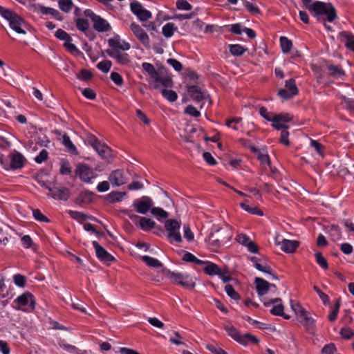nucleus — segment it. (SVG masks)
Instances as JSON below:
<instances>
[{
  "label": "nucleus",
  "instance_id": "0eeeda50",
  "mask_svg": "<svg viewBox=\"0 0 354 354\" xmlns=\"http://www.w3.org/2000/svg\"><path fill=\"white\" fill-rule=\"evenodd\" d=\"M153 205L152 199L149 196H142L140 199L133 201L132 206L138 213L145 214L149 209H151Z\"/></svg>",
  "mask_w": 354,
  "mask_h": 354
},
{
  "label": "nucleus",
  "instance_id": "4be33fe9",
  "mask_svg": "<svg viewBox=\"0 0 354 354\" xmlns=\"http://www.w3.org/2000/svg\"><path fill=\"white\" fill-rule=\"evenodd\" d=\"M33 6L37 7L39 10L43 15H50L58 21H62L64 19L63 15L56 9L45 7L41 5H34Z\"/></svg>",
  "mask_w": 354,
  "mask_h": 354
},
{
  "label": "nucleus",
  "instance_id": "5701e85b",
  "mask_svg": "<svg viewBox=\"0 0 354 354\" xmlns=\"http://www.w3.org/2000/svg\"><path fill=\"white\" fill-rule=\"evenodd\" d=\"M326 68L329 72V75L335 78H339L345 75L344 71L339 65H333L326 64Z\"/></svg>",
  "mask_w": 354,
  "mask_h": 354
},
{
  "label": "nucleus",
  "instance_id": "a18cd8bd",
  "mask_svg": "<svg viewBox=\"0 0 354 354\" xmlns=\"http://www.w3.org/2000/svg\"><path fill=\"white\" fill-rule=\"evenodd\" d=\"M340 307V301L339 299L337 300L336 303L333 306L331 311L330 312V314L328 315V320L330 322H334L337 317V314L339 310Z\"/></svg>",
  "mask_w": 354,
  "mask_h": 354
},
{
  "label": "nucleus",
  "instance_id": "a19ab883",
  "mask_svg": "<svg viewBox=\"0 0 354 354\" xmlns=\"http://www.w3.org/2000/svg\"><path fill=\"white\" fill-rule=\"evenodd\" d=\"M72 171V168L67 160L63 159L61 161L59 173L62 175H69Z\"/></svg>",
  "mask_w": 354,
  "mask_h": 354
},
{
  "label": "nucleus",
  "instance_id": "412c9836",
  "mask_svg": "<svg viewBox=\"0 0 354 354\" xmlns=\"http://www.w3.org/2000/svg\"><path fill=\"white\" fill-rule=\"evenodd\" d=\"M281 245V249L286 253H292L299 246V242L288 239H283L281 242L277 243Z\"/></svg>",
  "mask_w": 354,
  "mask_h": 354
},
{
  "label": "nucleus",
  "instance_id": "49530a36",
  "mask_svg": "<svg viewBox=\"0 0 354 354\" xmlns=\"http://www.w3.org/2000/svg\"><path fill=\"white\" fill-rule=\"evenodd\" d=\"M0 15L6 20L10 21L15 15H17V13L0 6Z\"/></svg>",
  "mask_w": 354,
  "mask_h": 354
},
{
  "label": "nucleus",
  "instance_id": "20e7f679",
  "mask_svg": "<svg viewBox=\"0 0 354 354\" xmlns=\"http://www.w3.org/2000/svg\"><path fill=\"white\" fill-rule=\"evenodd\" d=\"M169 277L174 283H178L187 289L192 290L195 287V282L189 274L169 271Z\"/></svg>",
  "mask_w": 354,
  "mask_h": 354
},
{
  "label": "nucleus",
  "instance_id": "7ed1b4c3",
  "mask_svg": "<svg viewBox=\"0 0 354 354\" xmlns=\"http://www.w3.org/2000/svg\"><path fill=\"white\" fill-rule=\"evenodd\" d=\"M180 223L176 219H168L165 223V228L168 232L167 237L170 242L180 243L182 237L179 232Z\"/></svg>",
  "mask_w": 354,
  "mask_h": 354
},
{
  "label": "nucleus",
  "instance_id": "b1692460",
  "mask_svg": "<svg viewBox=\"0 0 354 354\" xmlns=\"http://www.w3.org/2000/svg\"><path fill=\"white\" fill-rule=\"evenodd\" d=\"M299 322L305 326H311L313 325L314 320L309 315V313L304 310L296 315Z\"/></svg>",
  "mask_w": 354,
  "mask_h": 354
},
{
  "label": "nucleus",
  "instance_id": "603ef678",
  "mask_svg": "<svg viewBox=\"0 0 354 354\" xmlns=\"http://www.w3.org/2000/svg\"><path fill=\"white\" fill-rule=\"evenodd\" d=\"M341 104L345 109L350 111H354V99L343 96L342 97Z\"/></svg>",
  "mask_w": 354,
  "mask_h": 354
},
{
  "label": "nucleus",
  "instance_id": "e433bc0d",
  "mask_svg": "<svg viewBox=\"0 0 354 354\" xmlns=\"http://www.w3.org/2000/svg\"><path fill=\"white\" fill-rule=\"evenodd\" d=\"M176 30L177 27L175 26L174 24L167 23L162 27V34L166 38H169Z\"/></svg>",
  "mask_w": 354,
  "mask_h": 354
},
{
  "label": "nucleus",
  "instance_id": "6ab92c4d",
  "mask_svg": "<svg viewBox=\"0 0 354 354\" xmlns=\"http://www.w3.org/2000/svg\"><path fill=\"white\" fill-rule=\"evenodd\" d=\"M339 39L345 46L354 52V35L348 31H342L339 33Z\"/></svg>",
  "mask_w": 354,
  "mask_h": 354
},
{
  "label": "nucleus",
  "instance_id": "0e129e2a",
  "mask_svg": "<svg viewBox=\"0 0 354 354\" xmlns=\"http://www.w3.org/2000/svg\"><path fill=\"white\" fill-rule=\"evenodd\" d=\"M151 212L152 214L160 216L163 218H166L169 216L168 212L160 207H152L151 209Z\"/></svg>",
  "mask_w": 354,
  "mask_h": 354
},
{
  "label": "nucleus",
  "instance_id": "a878e982",
  "mask_svg": "<svg viewBox=\"0 0 354 354\" xmlns=\"http://www.w3.org/2000/svg\"><path fill=\"white\" fill-rule=\"evenodd\" d=\"M95 151L103 159L109 160L112 158V150L104 144L101 143Z\"/></svg>",
  "mask_w": 354,
  "mask_h": 354
},
{
  "label": "nucleus",
  "instance_id": "5fc2aeb1",
  "mask_svg": "<svg viewBox=\"0 0 354 354\" xmlns=\"http://www.w3.org/2000/svg\"><path fill=\"white\" fill-rule=\"evenodd\" d=\"M77 77L82 81H88L93 77V74L90 71L82 69L77 75Z\"/></svg>",
  "mask_w": 354,
  "mask_h": 354
},
{
  "label": "nucleus",
  "instance_id": "69168bd1",
  "mask_svg": "<svg viewBox=\"0 0 354 354\" xmlns=\"http://www.w3.org/2000/svg\"><path fill=\"white\" fill-rule=\"evenodd\" d=\"M184 113L189 115L191 116H193L194 118H198L201 115V113L199 111H198L194 106L192 105H188Z\"/></svg>",
  "mask_w": 354,
  "mask_h": 354
},
{
  "label": "nucleus",
  "instance_id": "aec40b11",
  "mask_svg": "<svg viewBox=\"0 0 354 354\" xmlns=\"http://www.w3.org/2000/svg\"><path fill=\"white\" fill-rule=\"evenodd\" d=\"M187 91L192 98L196 102L205 100L208 96L205 93L201 91L199 86L196 85L189 86Z\"/></svg>",
  "mask_w": 354,
  "mask_h": 354
},
{
  "label": "nucleus",
  "instance_id": "052dcab7",
  "mask_svg": "<svg viewBox=\"0 0 354 354\" xmlns=\"http://www.w3.org/2000/svg\"><path fill=\"white\" fill-rule=\"evenodd\" d=\"M310 146L313 147L315 151L319 154L321 156H324V147L321 143L315 140H310Z\"/></svg>",
  "mask_w": 354,
  "mask_h": 354
},
{
  "label": "nucleus",
  "instance_id": "4468645a",
  "mask_svg": "<svg viewBox=\"0 0 354 354\" xmlns=\"http://www.w3.org/2000/svg\"><path fill=\"white\" fill-rule=\"evenodd\" d=\"M92 245L95 250L97 257L102 261L111 262L114 260V257L110 254L97 241H93Z\"/></svg>",
  "mask_w": 354,
  "mask_h": 354
},
{
  "label": "nucleus",
  "instance_id": "f704fd0d",
  "mask_svg": "<svg viewBox=\"0 0 354 354\" xmlns=\"http://www.w3.org/2000/svg\"><path fill=\"white\" fill-rule=\"evenodd\" d=\"M259 265L261 266V269H257L258 270L270 274L273 279L279 280L278 276L276 274L272 273V269L267 263L266 257L263 258V262L259 263Z\"/></svg>",
  "mask_w": 354,
  "mask_h": 354
},
{
  "label": "nucleus",
  "instance_id": "774afa93",
  "mask_svg": "<svg viewBox=\"0 0 354 354\" xmlns=\"http://www.w3.org/2000/svg\"><path fill=\"white\" fill-rule=\"evenodd\" d=\"M206 348L214 354H227L223 349L213 344H207Z\"/></svg>",
  "mask_w": 354,
  "mask_h": 354
},
{
  "label": "nucleus",
  "instance_id": "37998d69",
  "mask_svg": "<svg viewBox=\"0 0 354 354\" xmlns=\"http://www.w3.org/2000/svg\"><path fill=\"white\" fill-rule=\"evenodd\" d=\"M243 4L244 5V6L247 9V10L248 12H250V13H252L253 15H257V14L260 13L259 8L254 3L250 2L247 0H243Z\"/></svg>",
  "mask_w": 354,
  "mask_h": 354
},
{
  "label": "nucleus",
  "instance_id": "f257e3e1",
  "mask_svg": "<svg viewBox=\"0 0 354 354\" xmlns=\"http://www.w3.org/2000/svg\"><path fill=\"white\" fill-rule=\"evenodd\" d=\"M304 7L308 9L313 15L320 19V16L325 15L329 22H333L337 18L336 10L330 3H324L316 1L310 4L311 0H301Z\"/></svg>",
  "mask_w": 354,
  "mask_h": 354
},
{
  "label": "nucleus",
  "instance_id": "ea45409f",
  "mask_svg": "<svg viewBox=\"0 0 354 354\" xmlns=\"http://www.w3.org/2000/svg\"><path fill=\"white\" fill-rule=\"evenodd\" d=\"M162 96L169 102H175L178 98V95L176 91L173 90L162 89L161 91Z\"/></svg>",
  "mask_w": 354,
  "mask_h": 354
},
{
  "label": "nucleus",
  "instance_id": "4d7b16f0",
  "mask_svg": "<svg viewBox=\"0 0 354 354\" xmlns=\"http://www.w3.org/2000/svg\"><path fill=\"white\" fill-rule=\"evenodd\" d=\"M32 215L34 218L38 221L44 223L50 222V220L46 216H44L41 213V212L38 209L32 210Z\"/></svg>",
  "mask_w": 354,
  "mask_h": 354
},
{
  "label": "nucleus",
  "instance_id": "bf43d9fd",
  "mask_svg": "<svg viewBox=\"0 0 354 354\" xmlns=\"http://www.w3.org/2000/svg\"><path fill=\"white\" fill-rule=\"evenodd\" d=\"M339 334L346 339H351L354 337V330L350 328H343L340 330Z\"/></svg>",
  "mask_w": 354,
  "mask_h": 354
},
{
  "label": "nucleus",
  "instance_id": "6e6552de",
  "mask_svg": "<svg viewBox=\"0 0 354 354\" xmlns=\"http://www.w3.org/2000/svg\"><path fill=\"white\" fill-rule=\"evenodd\" d=\"M10 165H6V168H11V170H16L21 169L24 167L26 163L25 157L18 151H14L8 156Z\"/></svg>",
  "mask_w": 354,
  "mask_h": 354
},
{
  "label": "nucleus",
  "instance_id": "cd10ccee",
  "mask_svg": "<svg viewBox=\"0 0 354 354\" xmlns=\"http://www.w3.org/2000/svg\"><path fill=\"white\" fill-rule=\"evenodd\" d=\"M220 268L215 263L207 261L206 266L203 268L204 272L209 276L218 275L220 273Z\"/></svg>",
  "mask_w": 354,
  "mask_h": 354
},
{
  "label": "nucleus",
  "instance_id": "1a4fd4ad",
  "mask_svg": "<svg viewBox=\"0 0 354 354\" xmlns=\"http://www.w3.org/2000/svg\"><path fill=\"white\" fill-rule=\"evenodd\" d=\"M130 28L144 46L146 48L150 47V39L148 35L138 24L133 22L130 26Z\"/></svg>",
  "mask_w": 354,
  "mask_h": 354
},
{
  "label": "nucleus",
  "instance_id": "a211bd4d",
  "mask_svg": "<svg viewBox=\"0 0 354 354\" xmlns=\"http://www.w3.org/2000/svg\"><path fill=\"white\" fill-rule=\"evenodd\" d=\"M281 301L280 298L271 299L268 301H263V304L266 306H269L271 304H276L273 306V308L270 310V313L275 316H281L283 315V306L281 304H277L278 302Z\"/></svg>",
  "mask_w": 354,
  "mask_h": 354
},
{
  "label": "nucleus",
  "instance_id": "338daca9",
  "mask_svg": "<svg viewBox=\"0 0 354 354\" xmlns=\"http://www.w3.org/2000/svg\"><path fill=\"white\" fill-rule=\"evenodd\" d=\"M176 7L179 10H190L192 8V5L186 0H178Z\"/></svg>",
  "mask_w": 354,
  "mask_h": 354
},
{
  "label": "nucleus",
  "instance_id": "e2e57ef3",
  "mask_svg": "<svg viewBox=\"0 0 354 354\" xmlns=\"http://www.w3.org/2000/svg\"><path fill=\"white\" fill-rule=\"evenodd\" d=\"M13 281L17 286L24 287L26 285V279L24 275L17 274L13 276Z\"/></svg>",
  "mask_w": 354,
  "mask_h": 354
},
{
  "label": "nucleus",
  "instance_id": "f3484780",
  "mask_svg": "<svg viewBox=\"0 0 354 354\" xmlns=\"http://www.w3.org/2000/svg\"><path fill=\"white\" fill-rule=\"evenodd\" d=\"M10 27L19 34H26L24 27L26 26V21L18 14L15 15L10 21Z\"/></svg>",
  "mask_w": 354,
  "mask_h": 354
},
{
  "label": "nucleus",
  "instance_id": "680f3d73",
  "mask_svg": "<svg viewBox=\"0 0 354 354\" xmlns=\"http://www.w3.org/2000/svg\"><path fill=\"white\" fill-rule=\"evenodd\" d=\"M130 8L131 12L136 16L138 15V13L144 8L142 4L137 1H133L130 4Z\"/></svg>",
  "mask_w": 354,
  "mask_h": 354
},
{
  "label": "nucleus",
  "instance_id": "473e14b6",
  "mask_svg": "<svg viewBox=\"0 0 354 354\" xmlns=\"http://www.w3.org/2000/svg\"><path fill=\"white\" fill-rule=\"evenodd\" d=\"M281 50L283 53H288L292 46V42L288 37L281 36L279 39Z\"/></svg>",
  "mask_w": 354,
  "mask_h": 354
},
{
  "label": "nucleus",
  "instance_id": "393cba45",
  "mask_svg": "<svg viewBox=\"0 0 354 354\" xmlns=\"http://www.w3.org/2000/svg\"><path fill=\"white\" fill-rule=\"evenodd\" d=\"M93 194L88 190H84L81 192L77 198V203L79 204H88L93 201Z\"/></svg>",
  "mask_w": 354,
  "mask_h": 354
},
{
  "label": "nucleus",
  "instance_id": "2f4dec72",
  "mask_svg": "<svg viewBox=\"0 0 354 354\" xmlns=\"http://www.w3.org/2000/svg\"><path fill=\"white\" fill-rule=\"evenodd\" d=\"M74 20L76 24V27L79 30L83 32H86L88 30L90 25L88 19L82 17H75Z\"/></svg>",
  "mask_w": 354,
  "mask_h": 354
},
{
  "label": "nucleus",
  "instance_id": "7c9ffc66",
  "mask_svg": "<svg viewBox=\"0 0 354 354\" xmlns=\"http://www.w3.org/2000/svg\"><path fill=\"white\" fill-rule=\"evenodd\" d=\"M141 259L143 262H145L148 266L151 268H161L163 264L157 259L151 257L149 256H142L141 257Z\"/></svg>",
  "mask_w": 354,
  "mask_h": 354
},
{
  "label": "nucleus",
  "instance_id": "bb28decb",
  "mask_svg": "<svg viewBox=\"0 0 354 354\" xmlns=\"http://www.w3.org/2000/svg\"><path fill=\"white\" fill-rule=\"evenodd\" d=\"M62 139V143L67 149V151L72 154L77 155L78 151L77 149V147L72 142V141L70 139V137L66 133H64L63 135Z\"/></svg>",
  "mask_w": 354,
  "mask_h": 354
},
{
  "label": "nucleus",
  "instance_id": "423d86ee",
  "mask_svg": "<svg viewBox=\"0 0 354 354\" xmlns=\"http://www.w3.org/2000/svg\"><path fill=\"white\" fill-rule=\"evenodd\" d=\"M123 213L127 215L129 218L134 223H136V221L139 219L140 227L145 231L151 230L156 227V223L150 218L147 217H140L136 214H132L131 211L127 209L124 210Z\"/></svg>",
  "mask_w": 354,
  "mask_h": 354
},
{
  "label": "nucleus",
  "instance_id": "f8f14e48",
  "mask_svg": "<svg viewBox=\"0 0 354 354\" xmlns=\"http://www.w3.org/2000/svg\"><path fill=\"white\" fill-rule=\"evenodd\" d=\"M254 284L257 292L260 297L266 295L270 288H274L275 290H277V286L274 284L270 283L261 277H256L254 279Z\"/></svg>",
  "mask_w": 354,
  "mask_h": 354
},
{
  "label": "nucleus",
  "instance_id": "f03ea898",
  "mask_svg": "<svg viewBox=\"0 0 354 354\" xmlns=\"http://www.w3.org/2000/svg\"><path fill=\"white\" fill-rule=\"evenodd\" d=\"M85 17H89L93 22V28L99 32H104L111 30V27L109 23L102 17L95 14L92 10L86 9L84 11Z\"/></svg>",
  "mask_w": 354,
  "mask_h": 354
},
{
  "label": "nucleus",
  "instance_id": "dca6fc26",
  "mask_svg": "<svg viewBox=\"0 0 354 354\" xmlns=\"http://www.w3.org/2000/svg\"><path fill=\"white\" fill-rule=\"evenodd\" d=\"M15 302L17 303L19 306H28L31 309L35 308V299L34 296L29 292H26L21 295L19 296L16 299Z\"/></svg>",
  "mask_w": 354,
  "mask_h": 354
},
{
  "label": "nucleus",
  "instance_id": "de8ad7c7",
  "mask_svg": "<svg viewBox=\"0 0 354 354\" xmlns=\"http://www.w3.org/2000/svg\"><path fill=\"white\" fill-rule=\"evenodd\" d=\"M142 68L150 75V77L152 79L158 71L155 68L154 66L148 62H144L142 64Z\"/></svg>",
  "mask_w": 354,
  "mask_h": 354
},
{
  "label": "nucleus",
  "instance_id": "c756f323",
  "mask_svg": "<svg viewBox=\"0 0 354 354\" xmlns=\"http://www.w3.org/2000/svg\"><path fill=\"white\" fill-rule=\"evenodd\" d=\"M126 195V192L113 191L106 196V200L109 203L119 202Z\"/></svg>",
  "mask_w": 354,
  "mask_h": 354
},
{
  "label": "nucleus",
  "instance_id": "09e8293b",
  "mask_svg": "<svg viewBox=\"0 0 354 354\" xmlns=\"http://www.w3.org/2000/svg\"><path fill=\"white\" fill-rule=\"evenodd\" d=\"M317 263L324 269H328V264L326 258L322 255V252H317L315 254Z\"/></svg>",
  "mask_w": 354,
  "mask_h": 354
},
{
  "label": "nucleus",
  "instance_id": "ddd939ff",
  "mask_svg": "<svg viewBox=\"0 0 354 354\" xmlns=\"http://www.w3.org/2000/svg\"><path fill=\"white\" fill-rule=\"evenodd\" d=\"M106 54L116 60L120 65H127L130 63L131 59L129 54L122 53L120 50H106Z\"/></svg>",
  "mask_w": 354,
  "mask_h": 354
},
{
  "label": "nucleus",
  "instance_id": "c9c22d12",
  "mask_svg": "<svg viewBox=\"0 0 354 354\" xmlns=\"http://www.w3.org/2000/svg\"><path fill=\"white\" fill-rule=\"evenodd\" d=\"M229 50L234 56H241L247 50V48H245L240 44H230L229 46Z\"/></svg>",
  "mask_w": 354,
  "mask_h": 354
},
{
  "label": "nucleus",
  "instance_id": "13d9d810",
  "mask_svg": "<svg viewBox=\"0 0 354 354\" xmlns=\"http://www.w3.org/2000/svg\"><path fill=\"white\" fill-rule=\"evenodd\" d=\"M225 328L227 334L230 337H232L234 340H236L237 342L241 334L236 330V328L235 327H234L233 326H225Z\"/></svg>",
  "mask_w": 354,
  "mask_h": 354
},
{
  "label": "nucleus",
  "instance_id": "72a5a7b5",
  "mask_svg": "<svg viewBox=\"0 0 354 354\" xmlns=\"http://www.w3.org/2000/svg\"><path fill=\"white\" fill-rule=\"evenodd\" d=\"M220 233V231L218 230L216 234L212 233L209 236V242L212 246H214L216 248H219L222 243L224 242V239H221L218 234Z\"/></svg>",
  "mask_w": 354,
  "mask_h": 354
},
{
  "label": "nucleus",
  "instance_id": "3c124183",
  "mask_svg": "<svg viewBox=\"0 0 354 354\" xmlns=\"http://www.w3.org/2000/svg\"><path fill=\"white\" fill-rule=\"evenodd\" d=\"M330 236L334 241H338L342 237L340 227L337 225H333L330 228Z\"/></svg>",
  "mask_w": 354,
  "mask_h": 354
},
{
  "label": "nucleus",
  "instance_id": "39448f33",
  "mask_svg": "<svg viewBox=\"0 0 354 354\" xmlns=\"http://www.w3.org/2000/svg\"><path fill=\"white\" fill-rule=\"evenodd\" d=\"M75 172L82 181L87 183H91V180L97 176L95 171L85 163L77 164Z\"/></svg>",
  "mask_w": 354,
  "mask_h": 354
},
{
  "label": "nucleus",
  "instance_id": "79ce46f5",
  "mask_svg": "<svg viewBox=\"0 0 354 354\" xmlns=\"http://www.w3.org/2000/svg\"><path fill=\"white\" fill-rule=\"evenodd\" d=\"M225 290L227 295L234 300H239L241 298L240 295L234 290L233 286L230 284H227L225 286Z\"/></svg>",
  "mask_w": 354,
  "mask_h": 354
},
{
  "label": "nucleus",
  "instance_id": "6e6d98bb",
  "mask_svg": "<svg viewBox=\"0 0 354 354\" xmlns=\"http://www.w3.org/2000/svg\"><path fill=\"white\" fill-rule=\"evenodd\" d=\"M108 44L111 48V49H108L109 50H120V41L119 37L109 39Z\"/></svg>",
  "mask_w": 354,
  "mask_h": 354
},
{
  "label": "nucleus",
  "instance_id": "2eb2a0df",
  "mask_svg": "<svg viewBox=\"0 0 354 354\" xmlns=\"http://www.w3.org/2000/svg\"><path fill=\"white\" fill-rule=\"evenodd\" d=\"M109 180L113 186H120L127 183V178L123 170L116 169L109 174Z\"/></svg>",
  "mask_w": 354,
  "mask_h": 354
},
{
  "label": "nucleus",
  "instance_id": "9d476101",
  "mask_svg": "<svg viewBox=\"0 0 354 354\" xmlns=\"http://www.w3.org/2000/svg\"><path fill=\"white\" fill-rule=\"evenodd\" d=\"M49 196L54 199L60 201H67L71 195L70 190L63 186L60 187H53L52 189H49Z\"/></svg>",
  "mask_w": 354,
  "mask_h": 354
},
{
  "label": "nucleus",
  "instance_id": "8fccbe9b",
  "mask_svg": "<svg viewBox=\"0 0 354 354\" xmlns=\"http://www.w3.org/2000/svg\"><path fill=\"white\" fill-rule=\"evenodd\" d=\"M55 36L62 41H64V42H66L68 40H72V38L71 35L67 33L66 31L63 30L62 29H57L55 33Z\"/></svg>",
  "mask_w": 354,
  "mask_h": 354
},
{
  "label": "nucleus",
  "instance_id": "9b49d317",
  "mask_svg": "<svg viewBox=\"0 0 354 354\" xmlns=\"http://www.w3.org/2000/svg\"><path fill=\"white\" fill-rule=\"evenodd\" d=\"M292 119V116L287 113L274 115L272 118L273 123L272 124V126L277 130L288 129V126L283 123L288 122L291 121Z\"/></svg>",
  "mask_w": 354,
  "mask_h": 354
},
{
  "label": "nucleus",
  "instance_id": "864d4df0",
  "mask_svg": "<svg viewBox=\"0 0 354 354\" xmlns=\"http://www.w3.org/2000/svg\"><path fill=\"white\" fill-rule=\"evenodd\" d=\"M112 63L109 60H103L97 64V68L103 73H108L111 67Z\"/></svg>",
  "mask_w": 354,
  "mask_h": 354
},
{
  "label": "nucleus",
  "instance_id": "4c0bfd02",
  "mask_svg": "<svg viewBox=\"0 0 354 354\" xmlns=\"http://www.w3.org/2000/svg\"><path fill=\"white\" fill-rule=\"evenodd\" d=\"M68 214L72 218L75 219L78 221H85L88 218H89V219L93 218L92 216L85 214L82 212H77V211L69 210Z\"/></svg>",
  "mask_w": 354,
  "mask_h": 354
},
{
  "label": "nucleus",
  "instance_id": "c85d7f7f",
  "mask_svg": "<svg viewBox=\"0 0 354 354\" xmlns=\"http://www.w3.org/2000/svg\"><path fill=\"white\" fill-rule=\"evenodd\" d=\"M152 80L156 83H160L164 87L170 88L173 86V81L170 77H162L158 73H156Z\"/></svg>",
  "mask_w": 354,
  "mask_h": 354
},
{
  "label": "nucleus",
  "instance_id": "58836bf2",
  "mask_svg": "<svg viewBox=\"0 0 354 354\" xmlns=\"http://www.w3.org/2000/svg\"><path fill=\"white\" fill-rule=\"evenodd\" d=\"M59 8L63 12L68 13L73 7L72 0H58Z\"/></svg>",
  "mask_w": 354,
  "mask_h": 354
},
{
  "label": "nucleus",
  "instance_id": "c03bdc74",
  "mask_svg": "<svg viewBox=\"0 0 354 354\" xmlns=\"http://www.w3.org/2000/svg\"><path fill=\"white\" fill-rule=\"evenodd\" d=\"M285 86L287 88L288 91L292 93V94H295V95L298 94L299 90L294 79L286 80L285 82Z\"/></svg>",
  "mask_w": 354,
  "mask_h": 354
}]
</instances>
